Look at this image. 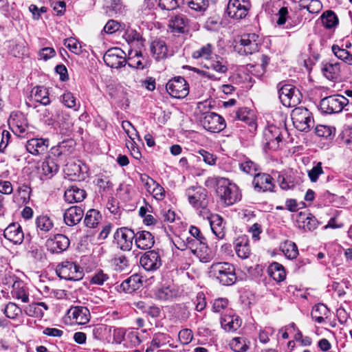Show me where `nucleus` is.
Returning a JSON list of instances; mask_svg holds the SVG:
<instances>
[{
    "mask_svg": "<svg viewBox=\"0 0 352 352\" xmlns=\"http://www.w3.org/2000/svg\"><path fill=\"white\" fill-rule=\"evenodd\" d=\"M201 64L204 69H197L198 74L212 80H217L220 78L219 74H225L228 71V63L222 57L214 55Z\"/></svg>",
    "mask_w": 352,
    "mask_h": 352,
    "instance_id": "f257e3e1",
    "label": "nucleus"
},
{
    "mask_svg": "<svg viewBox=\"0 0 352 352\" xmlns=\"http://www.w3.org/2000/svg\"><path fill=\"white\" fill-rule=\"evenodd\" d=\"M210 273L224 285L233 284L236 278L234 266L228 262H218L212 264Z\"/></svg>",
    "mask_w": 352,
    "mask_h": 352,
    "instance_id": "f03ea898",
    "label": "nucleus"
},
{
    "mask_svg": "<svg viewBox=\"0 0 352 352\" xmlns=\"http://www.w3.org/2000/svg\"><path fill=\"white\" fill-rule=\"evenodd\" d=\"M217 192L227 205L235 203L239 199L238 188L225 178L217 180Z\"/></svg>",
    "mask_w": 352,
    "mask_h": 352,
    "instance_id": "7ed1b4c3",
    "label": "nucleus"
},
{
    "mask_svg": "<svg viewBox=\"0 0 352 352\" xmlns=\"http://www.w3.org/2000/svg\"><path fill=\"white\" fill-rule=\"evenodd\" d=\"M278 84L279 98L283 105L287 107H295L300 100V93L294 86L285 84L280 86Z\"/></svg>",
    "mask_w": 352,
    "mask_h": 352,
    "instance_id": "20e7f679",
    "label": "nucleus"
},
{
    "mask_svg": "<svg viewBox=\"0 0 352 352\" xmlns=\"http://www.w3.org/2000/svg\"><path fill=\"white\" fill-rule=\"evenodd\" d=\"M250 8V0H229L226 12L230 18L240 20L247 16Z\"/></svg>",
    "mask_w": 352,
    "mask_h": 352,
    "instance_id": "39448f33",
    "label": "nucleus"
},
{
    "mask_svg": "<svg viewBox=\"0 0 352 352\" xmlns=\"http://www.w3.org/2000/svg\"><path fill=\"white\" fill-rule=\"evenodd\" d=\"M168 93L174 98H184L189 93V87L186 80L181 77H175L170 80L166 86Z\"/></svg>",
    "mask_w": 352,
    "mask_h": 352,
    "instance_id": "423d86ee",
    "label": "nucleus"
},
{
    "mask_svg": "<svg viewBox=\"0 0 352 352\" xmlns=\"http://www.w3.org/2000/svg\"><path fill=\"white\" fill-rule=\"evenodd\" d=\"M292 120L294 126L300 132H307L314 124L307 109H296L292 111Z\"/></svg>",
    "mask_w": 352,
    "mask_h": 352,
    "instance_id": "0eeeda50",
    "label": "nucleus"
},
{
    "mask_svg": "<svg viewBox=\"0 0 352 352\" xmlns=\"http://www.w3.org/2000/svg\"><path fill=\"white\" fill-rule=\"evenodd\" d=\"M348 103V100L340 95L331 96L321 100L322 108L328 113L340 112Z\"/></svg>",
    "mask_w": 352,
    "mask_h": 352,
    "instance_id": "6e6552de",
    "label": "nucleus"
},
{
    "mask_svg": "<svg viewBox=\"0 0 352 352\" xmlns=\"http://www.w3.org/2000/svg\"><path fill=\"white\" fill-rule=\"evenodd\" d=\"M58 276L65 279L78 280L82 278V271L76 264L65 261L58 266Z\"/></svg>",
    "mask_w": 352,
    "mask_h": 352,
    "instance_id": "1a4fd4ad",
    "label": "nucleus"
},
{
    "mask_svg": "<svg viewBox=\"0 0 352 352\" xmlns=\"http://www.w3.org/2000/svg\"><path fill=\"white\" fill-rule=\"evenodd\" d=\"M104 63L112 68H120L126 63L125 53L121 49L115 47L109 49L103 56Z\"/></svg>",
    "mask_w": 352,
    "mask_h": 352,
    "instance_id": "9d476101",
    "label": "nucleus"
},
{
    "mask_svg": "<svg viewBox=\"0 0 352 352\" xmlns=\"http://www.w3.org/2000/svg\"><path fill=\"white\" fill-rule=\"evenodd\" d=\"M202 124L208 132H221L225 129L224 119L214 113H208L205 115Z\"/></svg>",
    "mask_w": 352,
    "mask_h": 352,
    "instance_id": "9b49d317",
    "label": "nucleus"
},
{
    "mask_svg": "<svg viewBox=\"0 0 352 352\" xmlns=\"http://www.w3.org/2000/svg\"><path fill=\"white\" fill-rule=\"evenodd\" d=\"M188 248L202 262H208L212 257V252L208 246L197 239L188 241Z\"/></svg>",
    "mask_w": 352,
    "mask_h": 352,
    "instance_id": "f8f14e48",
    "label": "nucleus"
},
{
    "mask_svg": "<svg viewBox=\"0 0 352 352\" xmlns=\"http://www.w3.org/2000/svg\"><path fill=\"white\" fill-rule=\"evenodd\" d=\"M134 237V232L131 230L126 228L117 230L114 234V239L118 245L124 250H131Z\"/></svg>",
    "mask_w": 352,
    "mask_h": 352,
    "instance_id": "ddd939ff",
    "label": "nucleus"
},
{
    "mask_svg": "<svg viewBox=\"0 0 352 352\" xmlns=\"http://www.w3.org/2000/svg\"><path fill=\"white\" fill-rule=\"evenodd\" d=\"M258 36L256 34H246L241 36L240 39V52L245 54H252L258 50Z\"/></svg>",
    "mask_w": 352,
    "mask_h": 352,
    "instance_id": "4468645a",
    "label": "nucleus"
},
{
    "mask_svg": "<svg viewBox=\"0 0 352 352\" xmlns=\"http://www.w3.org/2000/svg\"><path fill=\"white\" fill-rule=\"evenodd\" d=\"M189 202L195 207L205 208L207 206L206 194L201 188H192L187 190Z\"/></svg>",
    "mask_w": 352,
    "mask_h": 352,
    "instance_id": "2eb2a0df",
    "label": "nucleus"
},
{
    "mask_svg": "<svg viewBox=\"0 0 352 352\" xmlns=\"http://www.w3.org/2000/svg\"><path fill=\"white\" fill-rule=\"evenodd\" d=\"M69 318L78 324H85L89 321V311L84 307H73L67 312Z\"/></svg>",
    "mask_w": 352,
    "mask_h": 352,
    "instance_id": "dca6fc26",
    "label": "nucleus"
},
{
    "mask_svg": "<svg viewBox=\"0 0 352 352\" xmlns=\"http://www.w3.org/2000/svg\"><path fill=\"white\" fill-rule=\"evenodd\" d=\"M140 264L146 270H154L160 267L161 259L157 252L151 251L142 256Z\"/></svg>",
    "mask_w": 352,
    "mask_h": 352,
    "instance_id": "f3484780",
    "label": "nucleus"
},
{
    "mask_svg": "<svg viewBox=\"0 0 352 352\" xmlns=\"http://www.w3.org/2000/svg\"><path fill=\"white\" fill-rule=\"evenodd\" d=\"M322 72L329 80H336L340 76V63L330 60L322 64Z\"/></svg>",
    "mask_w": 352,
    "mask_h": 352,
    "instance_id": "a211bd4d",
    "label": "nucleus"
},
{
    "mask_svg": "<svg viewBox=\"0 0 352 352\" xmlns=\"http://www.w3.org/2000/svg\"><path fill=\"white\" fill-rule=\"evenodd\" d=\"M4 236L14 243H21L24 236L21 226L16 223H12L4 230Z\"/></svg>",
    "mask_w": 352,
    "mask_h": 352,
    "instance_id": "6ab92c4d",
    "label": "nucleus"
},
{
    "mask_svg": "<svg viewBox=\"0 0 352 352\" xmlns=\"http://www.w3.org/2000/svg\"><path fill=\"white\" fill-rule=\"evenodd\" d=\"M221 327L227 331L236 330L241 325L239 317L234 316L232 311L224 314L221 318Z\"/></svg>",
    "mask_w": 352,
    "mask_h": 352,
    "instance_id": "aec40b11",
    "label": "nucleus"
},
{
    "mask_svg": "<svg viewBox=\"0 0 352 352\" xmlns=\"http://www.w3.org/2000/svg\"><path fill=\"white\" fill-rule=\"evenodd\" d=\"M135 237V245L140 249H150L154 244L153 236L149 232L142 231L138 232Z\"/></svg>",
    "mask_w": 352,
    "mask_h": 352,
    "instance_id": "412c9836",
    "label": "nucleus"
},
{
    "mask_svg": "<svg viewBox=\"0 0 352 352\" xmlns=\"http://www.w3.org/2000/svg\"><path fill=\"white\" fill-rule=\"evenodd\" d=\"M82 210L77 206L68 208L64 214V220L69 226L77 224L80 221L83 217Z\"/></svg>",
    "mask_w": 352,
    "mask_h": 352,
    "instance_id": "4be33fe9",
    "label": "nucleus"
},
{
    "mask_svg": "<svg viewBox=\"0 0 352 352\" xmlns=\"http://www.w3.org/2000/svg\"><path fill=\"white\" fill-rule=\"evenodd\" d=\"M188 24L187 18L182 15H176L170 19L168 28L172 32L184 33Z\"/></svg>",
    "mask_w": 352,
    "mask_h": 352,
    "instance_id": "5701e85b",
    "label": "nucleus"
},
{
    "mask_svg": "<svg viewBox=\"0 0 352 352\" xmlns=\"http://www.w3.org/2000/svg\"><path fill=\"white\" fill-rule=\"evenodd\" d=\"M69 239L63 234L55 235L48 244L52 252H56L65 250L69 247Z\"/></svg>",
    "mask_w": 352,
    "mask_h": 352,
    "instance_id": "b1692460",
    "label": "nucleus"
},
{
    "mask_svg": "<svg viewBox=\"0 0 352 352\" xmlns=\"http://www.w3.org/2000/svg\"><path fill=\"white\" fill-rule=\"evenodd\" d=\"M85 197V191L76 186H72L65 192V198L69 203L82 201Z\"/></svg>",
    "mask_w": 352,
    "mask_h": 352,
    "instance_id": "393cba45",
    "label": "nucleus"
},
{
    "mask_svg": "<svg viewBox=\"0 0 352 352\" xmlns=\"http://www.w3.org/2000/svg\"><path fill=\"white\" fill-rule=\"evenodd\" d=\"M8 124L12 132H25L28 127L21 114H12L8 120Z\"/></svg>",
    "mask_w": 352,
    "mask_h": 352,
    "instance_id": "a878e982",
    "label": "nucleus"
},
{
    "mask_svg": "<svg viewBox=\"0 0 352 352\" xmlns=\"http://www.w3.org/2000/svg\"><path fill=\"white\" fill-rule=\"evenodd\" d=\"M30 96L33 100L44 105L48 104L50 102L47 91L43 87H36L33 88Z\"/></svg>",
    "mask_w": 352,
    "mask_h": 352,
    "instance_id": "bb28decb",
    "label": "nucleus"
},
{
    "mask_svg": "<svg viewBox=\"0 0 352 352\" xmlns=\"http://www.w3.org/2000/svg\"><path fill=\"white\" fill-rule=\"evenodd\" d=\"M255 188L262 189L263 191L272 190L273 184L271 182V177L267 174H257L254 179Z\"/></svg>",
    "mask_w": 352,
    "mask_h": 352,
    "instance_id": "cd10ccee",
    "label": "nucleus"
},
{
    "mask_svg": "<svg viewBox=\"0 0 352 352\" xmlns=\"http://www.w3.org/2000/svg\"><path fill=\"white\" fill-rule=\"evenodd\" d=\"M211 228L215 235L221 239L224 236V226L223 219L217 214H212L209 217Z\"/></svg>",
    "mask_w": 352,
    "mask_h": 352,
    "instance_id": "c85d7f7f",
    "label": "nucleus"
},
{
    "mask_svg": "<svg viewBox=\"0 0 352 352\" xmlns=\"http://www.w3.org/2000/svg\"><path fill=\"white\" fill-rule=\"evenodd\" d=\"M151 51L155 59H162L166 57L168 49L162 41H155L151 43Z\"/></svg>",
    "mask_w": 352,
    "mask_h": 352,
    "instance_id": "c756f323",
    "label": "nucleus"
},
{
    "mask_svg": "<svg viewBox=\"0 0 352 352\" xmlns=\"http://www.w3.org/2000/svg\"><path fill=\"white\" fill-rule=\"evenodd\" d=\"M297 221L304 229L314 230L316 228V220L310 214H307L300 212L298 215Z\"/></svg>",
    "mask_w": 352,
    "mask_h": 352,
    "instance_id": "7c9ffc66",
    "label": "nucleus"
},
{
    "mask_svg": "<svg viewBox=\"0 0 352 352\" xmlns=\"http://www.w3.org/2000/svg\"><path fill=\"white\" fill-rule=\"evenodd\" d=\"M270 58L266 55H262L260 59V63L254 65H250V71L254 75L261 77L266 72V67L269 64Z\"/></svg>",
    "mask_w": 352,
    "mask_h": 352,
    "instance_id": "2f4dec72",
    "label": "nucleus"
},
{
    "mask_svg": "<svg viewBox=\"0 0 352 352\" xmlns=\"http://www.w3.org/2000/svg\"><path fill=\"white\" fill-rule=\"evenodd\" d=\"M235 245L236 252L239 257L246 258L249 256L250 250L248 241L245 237L238 238L235 241Z\"/></svg>",
    "mask_w": 352,
    "mask_h": 352,
    "instance_id": "473e14b6",
    "label": "nucleus"
},
{
    "mask_svg": "<svg viewBox=\"0 0 352 352\" xmlns=\"http://www.w3.org/2000/svg\"><path fill=\"white\" fill-rule=\"evenodd\" d=\"M12 294L18 299H21L23 302L28 301V295L26 292L25 284L20 280H14L12 283Z\"/></svg>",
    "mask_w": 352,
    "mask_h": 352,
    "instance_id": "72a5a7b5",
    "label": "nucleus"
},
{
    "mask_svg": "<svg viewBox=\"0 0 352 352\" xmlns=\"http://www.w3.org/2000/svg\"><path fill=\"white\" fill-rule=\"evenodd\" d=\"M322 25L327 29L335 28L338 24V18L334 12L327 10L321 16Z\"/></svg>",
    "mask_w": 352,
    "mask_h": 352,
    "instance_id": "f704fd0d",
    "label": "nucleus"
},
{
    "mask_svg": "<svg viewBox=\"0 0 352 352\" xmlns=\"http://www.w3.org/2000/svg\"><path fill=\"white\" fill-rule=\"evenodd\" d=\"M270 276L277 282L283 280L285 278V272L282 265L278 263H273L269 267Z\"/></svg>",
    "mask_w": 352,
    "mask_h": 352,
    "instance_id": "c9c22d12",
    "label": "nucleus"
},
{
    "mask_svg": "<svg viewBox=\"0 0 352 352\" xmlns=\"http://www.w3.org/2000/svg\"><path fill=\"white\" fill-rule=\"evenodd\" d=\"M142 55L140 51L131 50L129 53V62L128 65L131 67L137 69H144V65L142 63Z\"/></svg>",
    "mask_w": 352,
    "mask_h": 352,
    "instance_id": "e433bc0d",
    "label": "nucleus"
},
{
    "mask_svg": "<svg viewBox=\"0 0 352 352\" xmlns=\"http://www.w3.org/2000/svg\"><path fill=\"white\" fill-rule=\"evenodd\" d=\"M280 250L289 259L295 258L298 254L296 245L292 241H285L283 244H281Z\"/></svg>",
    "mask_w": 352,
    "mask_h": 352,
    "instance_id": "4c0bfd02",
    "label": "nucleus"
},
{
    "mask_svg": "<svg viewBox=\"0 0 352 352\" xmlns=\"http://www.w3.org/2000/svg\"><path fill=\"white\" fill-rule=\"evenodd\" d=\"M43 309L47 310V307L44 302H40L30 305L25 309V312L30 316L41 317L44 314Z\"/></svg>",
    "mask_w": 352,
    "mask_h": 352,
    "instance_id": "58836bf2",
    "label": "nucleus"
},
{
    "mask_svg": "<svg viewBox=\"0 0 352 352\" xmlns=\"http://www.w3.org/2000/svg\"><path fill=\"white\" fill-rule=\"evenodd\" d=\"M213 47L210 44H207L192 53V57L196 59L202 58L206 61L212 57Z\"/></svg>",
    "mask_w": 352,
    "mask_h": 352,
    "instance_id": "ea45409f",
    "label": "nucleus"
},
{
    "mask_svg": "<svg viewBox=\"0 0 352 352\" xmlns=\"http://www.w3.org/2000/svg\"><path fill=\"white\" fill-rule=\"evenodd\" d=\"M329 312V309L323 304L316 305L311 312V316L318 322L324 321Z\"/></svg>",
    "mask_w": 352,
    "mask_h": 352,
    "instance_id": "a19ab883",
    "label": "nucleus"
},
{
    "mask_svg": "<svg viewBox=\"0 0 352 352\" xmlns=\"http://www.w3.org/2000/svg\"><path fill=\"white\" fill-rule=\"evenodd\" d=\"M331 49L333 53L338 58L344 61L348 65H352V54L346 50L340 48L337 45H333Z\"/></svg>",
    "mask_w": 352,
    "mask_h": 352,
    "instance_id": "79ce46f5",
    "label": "nucleus"
},
{
    "mask_svg": "<svg viewBox=\"0 0 352 352\" xmlns=\"http://www.w3.org/2000/svg\"><path fill=\"white\" fill-rule=\"evenodd\" d=\"M237 117L239 120L245 122L251 127V129H249L250 131L252 129H256L255 118L252 112L241 110L237 113Z\"/></svg>",
    "mask_w": 352,
    "mask_h": 352,
    "instance_id": "37998d69",
    "label": "nucleus"
},
{
    "mask_svg": "<svg viewBox=\"0 0 352 352\" xmlns=\"http://www.w3.org/2000/svg\"><path fill=\"white\" fill-rule=\"evenodd\" d=\"M213 309L216 313H219L223 316L229 314V311H232L228 307V302L226 299L219 298L214 300L213 304Z\"/></svg>",
    "mask_w": 352,
    "mask_h": 352,
    "instance_id": "c03bdc74",
    "label": "nucleus"
},
{
    "mask_svg": "<svg viewBox=\"0 0 352 352\" xmlns=\"http://www.w3.org/2000/svg\"><path fill=\"white\" fill-rule=\"evenodd\" d=\"M230 345V348L235 352H245L248 349L246 340L242 338H234Z\"/></svg>",
    "mask_w": 352,
    "mask_h": 352,
    "instance_id": "a18cd8bd",
    "label": "nucleus"
},
{
    "mask_svg": "<svg viewBox=\"0 0 352 352\" xmlns=\"http://www.w3.org/2000/svg\"><path fill=\"white\" fill-rule=\"evenodd\" d=\"M100 217V216L98 211L90 210L85 216V222L87 226L94 228L98 223Z\"/></svg>",
    "mask_w": 352,
    "mask_h": 352,
    "instance_id": "49530a36",
    "label": "nucleus"
},
{
    "mask_svg": "<svg viewBox=\"0 0 352 352\" xmlns=\"http://www.w3.org/2000/svg\"><path fill=\"white\" fill-rule=\"evenodd\" d=\"M188 6L190 9L200 12H204L208 7V0H189Z\"/></svg>",
    "mask_w": 352,
    "mask_h": 352,
    "instance_id": "de8ad7c7",
    "label": "nucleus"
},
{
    "mask_svg": "<svg viewBox=\"0 0 352 352\" xmlns=\"http://www.w3.org/2000/svg\"><path fill=\"white\" fill-rule=\"evenodd\" d=\"M64 45L70 51L76 54H80L82 52L81 45L79 42L74 38H69L64 41Z\"/></svg>",
    "mask_w": 352,
    "mask_h": 352,
    "instance_id": "09e8293b",
    "label": "nucleus"
},
{
    "mask_svg": "<svg viewBox=\"0 0 352 352\" xmlns=\"http://www.w3.org/2000/svg\"><path fill=\"white\" fill-rule=\"evenodd\" d=\"M36 226L43 231H49L53 226L52 221L47 216H40L36 219Z\"/></svg>",
    "mask_w": 352,
    "mask_h": 352,
    "instance_id": "8fccbe9b",
    "label": "nucleus"
},
{
    "mask_svg": "<svg viewBox=\"0 0 352 352\" xmlns=\"http://www.w3.org/2000/svg\"><path fill=\"white\" fill-rule=\"evenodd\" d=\"M65 171L67 174L69 176H76L79 173L82 171V167L80 166V162H78V163L73 162L68 163L66 165Z\"/></svg>",
    "mask_w": 352,
    "mask_h": 352,
    "instance_id": "3c124183",
    "label": "nucleus"
},
{
    "mask_svg": "<svg viewBox=\"0 0 352 352\" xmlns=\"http://www.w3.org/2000/svg\"><path fill=\"white\" fill-rule=\"evenodd\" d=\"M21 311V309L16 304L12 302L8 304L5 309L6 316L10 318H14Z\"/></svg>",
    "mask_w": 352,
    "mask_h": 352,
    "instance_id": "603ef678",
    "label": "nucleus"
},
{
    "mask_svg": "<svg viewBox=\"0 0 352 352\" xmlns=\"http://www.w3.org/2000/svg\"><path fill=\"white\" fill-rule=\"evenodd\" d=\"M159 6L166 10H173L179 7L178 0H160Z\"/></svg>",
    "mask_w": 352,
    "mask_h": 352,
    "instance_id": "864d4df0",
    "label": "nucleus"
},
{
    "mask_svg": "<svg viewBox=\"0 0 352 352\" xmlns=\"http://www.w3.org/2000/svg\"><path fill=\"white\" fill-rule=\"evenodd\" d=\"M141 181L149 193L157 186V183L146 175H141Z\"/></svg>",
    "mask_w": 352,
    "mask_h": 352,
    "instance_id": "5fc2aeb1",
    "label": "nucleus"
},
{
    "mask_svg": "<svg viewBox=\"0 0 352 352\" xmlns=\"http://www.w3.org/2000/svg\"><path fill=\"white\" fill-rule=\"evenodd\" d=\"M42 173L46 176L56 170V166L52 162L45 161L41 165Z\"/></svg>",
    "mask_w": 352,
    "mask_h": 352,
    "instance_id": "6e6d98bb",
    "label": "nucleus"
},
{
    "mask_svg": "<svg viewBox=\"0 0 352 352\" xmlns=\"http://www.w3.org/2000/svg\"><path fill=\"white\" fill-rule=\"evenodd\" d=\"M179 339L184 344H187L192 339V333L190 329H183L179 333Z\"/></svg>",
    "mask_w": 352,
    "mask_h": 352,
    "instance_id": "4d7b16f0",
    "label": "nucleus"
},
{
    "mask_svg": "<svg viewBox=\"0 0 352 352\" xmlns=\"http://www.w3.org/2000/svg\"><path fill=\"white\" fill-rule=\"evenodd\" d=\"M176 296V292L170 287H163L158 292V296L160 299L167 300Z\"/></svg>",
    "mask_w": 352,
    "mask_h": 352,
    "instance_id": "13d9d810",
    "label": "nucleus"
},
{
    "mask_svg": "<svg viewBox=\"0 0 352 352\" xmlns=\"http://www.w3.org/2000/svg\"><path fill=\"white\" fill-rule=\"evenodd\" d=\"M120 25L114 20H109L104 27V31L108 34H112L120 29Z\"/></svg>",
    "mask_w": 352,
    "mask_h": 352,
    "instance_id": "bf43d9fd",
    "label": "nucleus"
},
{
    "mask_svg": "<svg viewBox=\"0 0 352 352\" xmlns=\"http://www.w3.org/2000/svg\"><path fill=\"white\" fill-rule=\"evenodd\" d=\"M63 102L66 107L72 108L76 106V98L72 93L67 92L63 95Z\"/></svg>",
    "mask_w": 352,
    "mask_h": 352,
    "instance_id": "052dcab7",
    "label": "nucleus"
},
{
    "mask_svg": "<svg viewBox=\"0 0 352 352\" xmlns=\"http://www.w3.org/2000/svg\"><path fill=\"white\" fill-rule=\"evenodd\" d=\"M199 153L203 157V160L205 162V163L208 164V165H214L217 157L213 155L212 154L207 152L205 150H200L199 151Z\"/></svg>",
    "mask_w": 352,
    "mask_h": 352,
    "instance_id": "680f3d73",
    "label": "nucleus"
},
{
    "mask_svg": "<svg viewBox=\"0 0 352 352\" xmlns=\"http://www.w3.org/2000/svg\"><path fill=\"white\" fill-rule=\"evenodd\" d=\"M278 180L280 188L283 190H287L294 186V182L290 178L279 176Z\"/></svg>",
    "mask_w": 352,
    "mask_h": 352,
    "instance_id": "e2e57ef3",
    "label": "nucleus"
},
{
    "mask_svg": "<svg viewBox=\"0 0 352 352\" xmlns=\"http://www.w3.org/2000/svg\"><path fill=\"white\" fill-rule=\"evenodd\" d=\"M126 41L129 43H133L135 41H139L141 36L138 32L135 30H128L124 35Z\"/></svg>",
    "mask_w": 352,
    "mask_h": 352,
    "instance_id": "0e129e2a",
    "label": "nucleus"
},
{
    "mask_svg": "<svg viewBox=\"0 0 352 352\" xmlns=\"http://www.w3.org/2000/svg\"><path fill=\"white\" fill-rule=\"evenodd\" d=\"M321 162H319L315 167H314L309 172V176L312 182H316L318 177L322 173Z\"/></svg>",
    "mask_w": 352,
    "mask_h": 352,
    "instance_id": "69168bd1",
    "label": "nucleus"
},
{
    "mask_svg": "<svg viewBox=\"0 0 352 352\" xmlns=\"http://www.w3.org/2000/svg\"><path fill=\"white\" fill-rule=\"evenodd\" d=\"M288 15V10L286 7H282L278 12V20H277V24L278 25H284L287 21V17Z\"/></svg>",
    "mask_w": 352,
    "mask_h": 352,
    "instance_id": "338daca9",
    "label": "nucleus"
},
{
    "mask_svg": "<svg viewBox=\"0 0 352 352\" xmlns=\"http://www.w3.org/2000/svg\"><path fill=\"white\" fill-rule=\"evenodd\" d=\"M55 54V50L52 47H44L41 50L39 56L46 60L54 56Z\"/></svg>",
    "mask_w": 352,
    "mask_h": 352,
    "instance_id": "774afa93",
    "label": "nucleus"
}]
</instances>
